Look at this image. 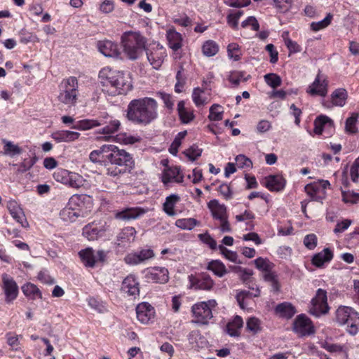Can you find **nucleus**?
<instances>
[{"mask_svg": "<svg viewBox=\"0 0 359 359\" xmlns=\"http://www.w3.org/2000/svg\"><path fill=\"white\" fill-rule=\"evenodd\" d=\"M93 163H99L107 169V174L116 177L129 172L134 162L131 155L114 144H104L89 155Z\"/></svg>", "mask_w": 359, "mask_h": 359, "instance_id": "nucleus-1", "label": "nucleus"}, {"mask_svg": "<svg viewBox=\"0 0 359 359\" xmlns=\"http://www.w3.org/2000/svg\"><path fill=\"white\" fill-rule=\"evenodd\" d=\"M158 103L151 97H142L131 100L127 107V118L136 124L146 126L158 116Z\"/></svg>", "mask_w": 359, "mask_h": 359, "instance_id": "nucleus-2", "label": "nucleus"}, {"mask_svg": "<svg viewBox=\"0 0 359 359\" xmlns=\"http://www.w3.org/2000/svg\"><path fill=\"white\" fill-rule=\"evenodd\" d=\"M100 82L111 95H124L132 89L131 80L128 74L112 69L109 67L102 68L99 72Z\"/></svg>", "mask_w": 359, "mask_h": 359, "instance_id": "nucleus-3", "label": "nucleus"}, {"mask_svg": "<svg viewBox=\"0 0 359 359\" xmlns=\"http://www.w3.org/2000/svg\"><path fill=\"white\" fill-rule=\"evenodd\" d=\"M121 44L127 57L135 60L142 54L145 49L146 39L140 32H126L121 36Z\"/></svg>", "mask_w": 359, "mask_h": 359, "instance_id": "nucleus-4", "label": "nucleus"}, {"mask_svg": "<svg viewBox=\"0 0 359 359\" xmlns=\"http://www.w3.org/2000/svg\"><path fill=\"white\" fill-rule=\"evenodd\" d=\"M79 83L75 76L63 79L58 86L57 100L69 108L75 107L79 98Z\"/></svg>", "mask_w": 359, "mask_h": 359, "instance_id": "nucleus-5", "label": "nucleus"}, {"mask_svg": "<svg viewBox=\"0 0 359 359\" xmlns=\"http://www.w3.org/2000/svg\"><path fill=\"white\" fill-rule=\"evenodd\" d=\"M336 320L340 325H346V330L351 335L359 331V313L351 307L339 306L336 311Z\"/></svg>", "mask_w": 359, "mask_h": 359, "instance_id": "nucleus-6", "label": "nucleus"}, {"mask_svg": "<svg viewBox=\"0 0 359 359\" xmlns=\"http://www.w3.org/2000/svg\"><path fill=\"white\" fill-rule=\"evenodd\" d=\"M215 302L214 300L208 302H199L193 305L191 311L196 318L194 321L196 323L206 324L208 320L212 318L211 306H214Z\"/></svg>", "mask_w": 359, "mask_h": 359, "instance_id": "nucleus-7", "label": "nucleus"}, {"mask_svg": "<svg viewBox=\"0 0 359 359\" xmlns=\"http://www.w3.org/2000/svg\"><path fill=\"white\" fill-rule=\"evenodd\" d=\"M330 187L329 181L322 180L306 184L304 191L310 197L311 201L322 203L326 197V189Z\"/></svg>", "mask_w": 359, "mask_h": 359, "instance_id": "nucleus-8", "label": "nucleus"}, {"mask_svg": "<svg viewBox=\"0 0 359 359\" xmlns=\"http://www.w3.org/2000/svg\"><path fill=\"white\" fill-rule=\"evenodd\" d=\"M79 197L74 196L70 198L67 205L60 211V218L66 222H74L77 218L83 217V212L78 205Z\"/></svg>", "mask_w": 359, "mask_h": 359, "instance_id": "nucleus-9", "label": "nucleus"}, {"mask_svg": "<svg viewBox=\"0 0 359 359\" xmlns=\"http://www.w3.org/2000/svg\"><path fill=\"white\" fill-rule=\"evenodd\" d=\"M327 76L318 71L314 81L306 88V93L312 96L325 97L328 92Z\"/></svg>", "mask_w": 359, "mask_h": 359, "instance_id": "nucleus-10", "label": "nucleus"}, {"mask_svg": "<svg viewBox=\"0 0 359 359\" xmlns=\"http://www.w3.org/2000/svg\"><path fill=\"white\" fill-rule=\"evenodd\" d=\"M327 304V292L323 289H318L316 296L311 300V306L309 312L316 317H319L329 311Z\"/></svg>", "mask_w": 359, "mask_h": 359, "instance_id": "nucleus-11", "label": "nucleus"}, {"mask_svg": "<svg viewBox=\"0 0 359 359\" xmlns=\"http://www.w3.org/2000/svg\"><path fill=\"white\" fill-rule=\"evenodd\" d=\"M83 264L87 268H94L98 262L104 261L106 254L103 250L95 251L92 248H87L79 252Z\"/></svg>", "mask_w": 359, "mask_h": 359, "instance_id": "nucleus-12", "label": "nucleus"}, {"mask_svg": "<svg viewBox=\"0 0 359 359\" xmlns=\"http://www.w3.org/2000/svg\"><path fill=\"white\" fill-rule=\"evenodd\" d=\"M109 227L106 222H93L83 228L82 234L88 241H95L104 236Z\"/></svg>", "mask_w": 359, "mask_h": 359, "instance_id": "nucleus-13", "label": "nucleus"}, {"mask_svg": "<svg viewBox=\"0 0 359 359\" xmlns=\"http://www.w3.org/2000/svg\"><path fill=\"white\" fill-rule=\"evenodd\" d=\"M147 60L153 68L158 69L163 63L164 59L167 56L166 50L163 46L154 44L150 46L146 50Z\"/></svg>", "mask_w": 359, "mask_h": 359, "instance_id": "nucleus-14", "label": "nucleus"}, {"mask_svg": "<svg viewBox=\"0 0 359 359\" xmlns=\"http://www.w3.org/2000/svg\"><path fill=\"white\" fill-rule=\"evenodd\" d=\"M155 257L154 250L151 248H142L139 250L128 254L124 257L125 262L131 266L147 263Z\"/></svg>", "mask_w": 359, "mask_h": 359, "instance_id": "nucleus-15", "label": "nucleus"}, {"mask_svg": "<svg viewBox=\"0 0 359 359\" xmlns=\"http://www.w3.org/2000/svg\"><path fill=\"white\" fill-rule=\"evenodd\" d=\"M1 279L5 302L7 304L12 303L18 296V286L15 280L6 273L2 274Z\"/></svg>", "mask_w": 359, "mask_h": 359, "instance_id": "nucleus-16", "label": "nucleus"}, {"mask_svg": "<svg viewBox=\"0 0 359 359\" xmlns=\"http://www.w3.org/2000/svg\"><path fill=\"white\" fill-rule=\"evenodd\" d=\"M293 331L300 337L309 336L315 332L311 320L304 314L297 316L293 323Z\"/></svg>", "mask_w": 359, "mask_h": 359, "instance_id": "nucleus-17", "label": "nucleus"}, {"mask_svg": "<svg viewBox=\"0 0 359 359\" xmlns=\"http://www.w3.org/2000/svg\"><path fill=\"white\" fill-rule=\"evenodd\" d=\"M189 287L194 290H210L213 286L210 276L205 273L189 276Z\"/></svg>", "mask_w": 359, "mask_h": 359, "instance_id": "nucleus-18", "label": "nucleus"}, {"mask_svg": "<svg viewBox=\"0 0 359 359\" xmlns=\"http://www.w3.org/2000/svg\"><path fill=\"white\" fill-rule=\"evenodd\" d=\"M145 279L148 283H165L169 279L168 271L165 267H154L145 271Z\"/></svg>", "mask_w": 359, "mask_h": 359, "instance_id": "nucleus-19", "label": "nucleus"}, {"mask_svg": "<svg viewBox=\"0 0 359 359\" xmlns=\"http://www.w3.org/2000/svg\"><path fill=\"white\" fill-rule=\"evenodd\" d=\"M208 208L213 219L220 222L221 231H224V205L217 199H212L208 203Z\"/></svg>", "mask_w": 359, "mask_h": 359, "instance_id": "nucleus-20", "label": "nucleus"}, {"mask_svg": "<svg viewBox=\"0 0 359 359\" xmlns=\"http://www.w3.org/2000/svg\"><path fill=\"white\" fill-rule=\"evenodd\" d=\"M137 320L143 324L149 323L154 318V309L148 303L139 304L136 308Z\"/></svg>", "mask_w": 359, "mask_h": 359, "instance_id": "nucleus-21", "label": "nucleus"}, {"mask_svg": "<svg viewBox=\"0 0 359 359\" xmlns=\"http://www.w3.org/2000/svg\"><path fill=\"white\" fill-rule=\"evenodd\" d=\"M183 175L180 168L177 166L167 167L162 173V182L167 186L170 182L182 183L183 182Z\"/></svg>", "mask_w": 359, "mask_h": 359, "instance_id": "nucleus-22", "label": "nucleus"}, {"mask_svg": "<svg viewBox=\"0 0 359 359\" xmlns=\"http://www.w3.org/2000/svg\"><path fill=\"white\" fill-rule=\"evenodd\" d=\"M105 117H98L95 119H81L76 121L72 126H70L72 129L78 130H88L94 128L101 126L107 123L104 121Z\"/></svg>", "mask_w": 359, "mask_h": 359, "instance_id": "nucleus-23", "label": "nucleus"}, {"mask_svg": "<svg viewBox=\"0 0 359 359\" xmlns=\"http://www.w3.org/2000/svg\"><path fill=\"white\" fill-rule=\"evenodd\" d=\"M348 97V93L344 88H337L331 94V102L323 101V105L327 108H331L333 106L343 107L346 104Z\"/></svg>", "mask_w": 359, "mask_h": 359, "instance_id": "nucleus-24", "label": "nucleus"}, {"mask_svg": "<svg viewBox=\"0 0 359 359\" xmlns=\"http://www.w3.org/2000/svg\"><path fill=\"white\" fill-rule=\"evenodd\" d=\"M97 48L105 57L118 58L121 55L118 45L109 40L98 41Z\"/></svg>", "mask_w": 359, "mask_h": 359, "instance_id": "nucleus-25", "label": "nucleus"}, {"mask_svg": "<svg viewBox=\"0 0 359 359\" xmlns=\"http://www.w3.org/2000/svg\"><path fill=\"white\" fill-rule=\"evenodd\" d=\"M146 212V210L139 207L128 208L117 212L115 217L120 220L128 221L140 217L144 215Z\"/></svg>", "mask_w": 359, "mask_h": 359, "instance_id": "nucleus-26", "label": "nucleus"}, {"mask_svg": "<svg viewBox=\"0 0 359 359\" xmlns=\"http://www.w3.org/2000/svg\"><path fill=\"white\" fill-rule=\"evenodd\" d=\"M264 186L271 191H280L285 186L286 181L281 175H269L264 181Z\"/></svg>", "mask_w": 359, "mask_h": 359, "instance_id": "nucleus-27", "label": "nucleus"}, {"mask_svg": "<svg viewBox=\"0 0 359 359\" xmlns=\"http://www.w3.org/2000/svg\"><path fill=\"white\" fill-rule=\"evenodd\" d=\"M99 117H105L104 121L107 123L103 125L104 126L99 130L98 133L111 135L119 130L121 122L118 120L110 118L107 113L102 114Z\"/></svg>", "mask_w": 359, "mask_h": 359, "instance_id": "nucleus-28", "label": "nucleus"}, {"mask_svg": "<svg viewBox=\"0 0 359 359\" xmlns=\"http://www.w3.org/2000/svg\"><path fill=\"white\" fill-rule=\"evenodd\" d=\"M121 290L123 292L130 296H136L139 294V283L133 275L128 276L123 281Z\"/></svg>", "mask_w": 359, "mask_h": 359, "instance_id": "nucleus-29", "label": "nucleus"}, {"mask_svg": "<svg viewBox=\"0 0 359 359\" xmlns=\"http://www.w3.org/2000/svg\"><path fill=\"white\" fill-rule=\"evenodd\" d=\"M333 256V252L326 248L313 256L311 263L318 268H322L325 264L329 263L332 259Z\"/></svg>", "mask_w": 359, "mask_h": 359, "instance_id": "nucleus-30", "label": "nucleus"}, {"mask_svg": "<svg viewBox=\"0 0 359 359\" xmlns=\"http://www.w3.org/2000/svg\"><path fill=\"white\" fill-rule=\"evenodd\" d=\"M81 134L78 132L63 130L52 134V138L57 142H71L78 140Z\"/></svg>", "mask_w": 359, "mask_h": 359, "instance_id": "nucleus-31", "label": "nucleus"}, {"mask_svg": "<svg viewBox=\"0 0 359 359\" xmlns=\"http://www.w3.org/2000/svg\"><path fill=\"white\" fill-rule=\"evenodd\" d=\"M136 231L135 228L128 226L121 230L118 234L116 238V243L118 245L125 246L135 240Z\"/></svg>", "mask_w": 359, "mask_h": 359, "instance_id": "nucleus-32", "label": "nucleus"}, {"mask_svg": "<svg viewBox=\"0 0 359 359\" xmlns=\"http://www.w3.org/2000/svg\"><path fill=\"white\" fill-rule=\"evenodd\" d=\"M169 47L174 51H177L182 46V34L175 29H169L166 33Z\"/></svg>", "mask_w": 359, "mask_h": 359, "instance_id": "nucleus-33", "label": "nucleus"}, {"mask_svg": "<svg viewBox=\"0 0 359 359\" xmlns=\"http://www.w3.org/2000/svg\"><path fill=\"white\" fill-rule=\"evenodd\" d=\"M243 326V320L242 318L236 316L232 320L226 324V332L231 337H239Z\"/></svg>", "mask_w": 359, "mask_h": 359, "instance_id": "nucleus-34", "label": "nucleus"}, {"mask_svg": "<svg viewBox=\"0 0 359 359\" xmlns=\"http://www.w3.org/2000/svg\"><path fill=\"white\" fill-rule=\"evenodd\" d=\"M177 111L180 121L184 124H188L191 122L194 118L195 115L194 114V110L191 109H188L185 107L184 101H180L177 104Z\"/></svg>", "mask_w": 359, "mask_h": 359, "instance_id": "nucleus-35", "label": "nucleus"}, {"mask_svg": "<svg viewBox=\"0 0 359 359\" xmlns=\"http://www.w3.org/2000/svg\"><path fill=\"white\" fill-rule=\"evenodd\" d=\"M198 238L203 244L212 250H215L219 248L221 254L224 255V246L223 245L224 244V238L222 240V243L219 246H217L216 241L208 232L198 234Z\"/></svg>", "mask_w": 359, "mask_h": 359, "instance_id": "nucleus-36", "label": "nucleus"}, {"mask_svg": "<svg viewBox=\"0 0 359 359\" xmlns=\"http://www.w3.org/2000/svg\"><path fill=\"white\" fill-rule=\"evenodd\" d=\"M275 312L281 318H291L295 313L294 306L289 302L278 304L275 308Z\"/></svg>", "mask_w": 359, "mask_h": 359, "instance_id": "nucleus-37", "label": "nucleus"}, {"mask_svg": "<svg viewBox=\"0 0 359 359\" xmlns=\"http://www.w3.org/2000/svg\"><path fill=\"white\" fill-rule=\"evenodd\" d=\"M229 269L231 271H233L238 275L241 280L245 285H248V283H252V276L253 275V271L249 269L242 268L239 266H229Z\"/></svg>", "mask_w": 359, "mask_h": 359, "instance_id": "nucleus-38", "label": "nucleus"}, {"mask_svg": "<svg viewBox=\"0 0 359 359\" xmlns=\"http://www.w3.org/2000/svg\"><path fill=\"white\" fill-rule=\"evenodd\" d=\"M180 201V197L177 194H171L166 197L165 201L163 203L164 212L170 217H174L177 215L175 210V205Z\"/></svg>", "mask_w": 359, "mask_h": 359, "instance_id": "nucleus-39", "label": "nucleus"}, {"mask_svg": "<svg viewBox=\"0 0 359 359\" xmlns=\"http://www.w3.org/2000/svg\"><path fill=\"white\" fill-rule=\"evenodd\" d=\"M191 97L194 103L197 107H203L210 101L209 95L200 88L194 89Z\"/></svg>", "mask_w": 359, "mask_h": 359, "instance_id": "nucleus-40", "label": "nucleus"}, {"mask_svg": "<svg viewBox=\"0 0 359 359\" xmlns=\"http://www.w3.org/2000/svg\"><path fill=\"white\" fill-rule=\"evenodd\" d=\"M22 291L27 297L31 299L42 298V294L39 289L35 285L31 283H27L22 285Z\"/></svg>", "mask_w": 359, "mask_h": 359, "instance_id": "nucleus-41", "label": "nucleus"}, {"mask_svg": "<svg viewBox=\"0 0 359 359\" xmlns=\"http://www.w3.org/2000/svg\"><path fill=\"white\" fill-rule=\"evenodd\" d=\"M260 295V290L258 287H256L255 292L252 293L247 290H241L238 292L236 296V301L239 305V306L242 309H245L246 306L245 304V299L248 298H251L252 297H257Z\"/></svg>", "mask_w": 359, "mask_h": 359, "instance_id": "nucleus-42", "label": "nucleus"}, {"mask_svg": "<svg viewBox=\"0 0 359 359\" xmlns=\"http://www.w3.org/2000/svg\"><path fill=\"white\" fill-rule=\"evenodd\" d=\"M209 112L208 118L211 121H218L222 120L224 109L220 104H214L210 107Z\"/></svg>", "mask_w": 359, "mask_h": 359, "instance_id": "nucleus-43", "label": "nucleus"}, {"mask_svg": "<svg viewBox=\"0 0 359 359\" xmlns=\"http://www.w3.org/2000/svg\"><path fill=\"white\" fill-rule=\"evenodd\" d=\"M8 208L12 217L18 222L22 223L24 219V215L22 210L19 208L18 203L15 201H10L8 203Z\"/></svg>", "mask_w": 359, "mask_h": 359, "instance_id": "nucleus-44", "label": "nucleus"}, {"mask_svg": "<svg viewBox=\"0 0 359 359\" xmlns=\"http://www.w3.org/2000/svg\"><path fill=\"white\" fill-rule=\"evenodd\" d=\"M198 224V222L194 218L178 219L175 222L177 227L184 230H191L197 226Z\"/></svg>", "mask_w": 359, "mask_h": 359, "instance_id": "nucleus-45", "label": "nucleus"}, {"mask_svg": "<svg viewBox=\"0 0 359 359\" xmlns=\"http://www.w3.org/2000/svg\"><path fill=\"white\" fill-rule=\"evenodd\" d=\"M207 269L219 277H222L224 274V265L217 259L210 262Z\"/></svg>", "mask_w": 359, "mask_h": 359, "instance_id": "nucleus-46", "label": "nucleus"}, {"mask_svg": "<svg viewBox=\"0 0 359 359\" xmlns=\"http://www.w3.org/2000/svg\"><path fill=\"white\" fill-rule=\"evenodd\" d=\"M264 279L265 281L270 283L273 291H279L280 284L278 280V276L276 273L273 272L271 269L264 273Z\"/></svg>", "mask_w": 359, "mask_h": 359, "instance_id": "nucleus-47", "label": "nucleus"}, {"mask_svg": "<svg viewBox=\"0 0 359 359\" xmlns=\"http://www.w3.org/2000/svg\"><path fill=\"white\" fill-rule=\"evenodd\" d=\"M84 180L80 175L76 172H70L67 182L65 185H67L72 188L78 189L83 185Z\"/></svg>", "mask_w": 359, "mask_h": 359, "instance_id": "nucleus-48", "label": "nucleus"}, {"mask_svg": "<svg viewBox=\"0 0 359 359\" xmlns=\"http://www.w3.org/2000/svg\"><path fill=\"white\" fill-rule=\"evenodd\" d=\"M219 50L217 44L213 41H207L202 46V52L204 55L211 57L215 55Z\"/></svg>", "mask_w": 359, "mask_h": 359, "instance_id": "nucleus-49", "label": "nucleus"}, {"mask_svg": "<svg viewBox=\"0 0 359 359\" xmlns=\"http://www.w3.org/2000/svg\"><path fill=\"white\" fill-rule=\"evenodd\" d=\"M243 14L241 9H236L229 12L227 15V22L233 29L238 27V20Z\"/></svg>", "mask_w": 359, "mask_h": 359, "instance_id": "nucleus-50", "label": "nucleus"}, {"mask_svg": "<svg viewBox=\"0 0 359 359\" xmlns=\"http://www.w3.org/2000/svg\"><path fill=\"white\" fill-rule=\"evenodd\" d=\"M4 142V154L8 155L11 157L20 154L22 152V149L17 144H13L11 141L3 140Z\"/></svg>", "mask_w": 359, "mask_h": 359, "instance_id": "nucleus-51", "label": "nucleus"}, {"mask_svg": "<svg viewBox=\"0 0 359 359\" xmlns=\"http://www.w3.org/2000/svg\"><path fill=\"white\" fill-rule=\"evenodd\" d=\"M358 118V114H352V115L346 119L345 129L347 133L354 134L358 132V128L356 126Z\"/></svg>", "mask_w": 359, "mask_h": 359, "instance_id": "nucleus-52", "label": "nucleus"}, {"mask_svg": "<svg viewBox=\"0 0 359 359\" xmlns=\"http://www.w3.org/2000/svg\"><path fill=\"white\" fill-rule=\"evenodd\" d=\"M332 17L331 13H328L323 20L318 22H313L311 24V29L314 32H317L327 27L331 23Z\"/></svg>", "mask_w": 359, "mask_h": 359, "instance_id": "nucleus-53", "label": "nucleus"}, {"mask_svg": "<svg viewBox=\"0 0 359 359\" xmlns=\"http://www.w3.org/2000/svg\"><path fill=\"white\" fill-rule=\"evenodd\" d=\"M228 57L229 59L237 61L240 59L241 51L239 46L236 43H229L227 46Z\"/></svg>", "mask_w": 359, "mask_h": 359, "instance_id": "nucleus-54", "label": "nucleus"}, {"mask_svg": "<svg viewBox=\"0 0 359 359\" xmlns=\"http://www.w3.org/2000/svg\"><path fill=\"white\" fill-rule=\"evenodd\" d=\"M246 330L252 334H257L261 330L260 320L255 318H249L246 323Z\"/></svg>", "mask_w": 359, "mask_h": 359, "instance_id": "nucleus-55", "label": "nucleus"}, {"mask_svg": "<svg viewBox=\"0 0 359 359\" xmlns=\"http://www.w3.org/2000/svg\"><path fill=\"white\" fill-rule=\"evenodd\" d=\"M266 83L273 88H276L281 85L280 77L276 74H267L264 76Z\"/></svg>", "mask_w": 359, "mask_h": 359, "instance_id": "nucleus-56", "label": "nucleus"}, {"mask_svg": "<svg viewBox=\"0 0 359 359\" xmlns=\"http://www.w3.org/2000/svg\"><path fill=\"white\" fill-rule=\"evenodd\" d=\"M255 266L259 269L263 271L264 273L271 270L273 267V264L271 263L269 260L264 259L262 257H258L254 260Z\"/></svg>", "mask_w": 359, "mask_h": 359, "instance_id": "nucleus-57", "label": "nucleus"}, {"mask_svg": "<svg viewBox=\"0 0 359 359\" xmlns=\"http://www.w3.org/2000/svg\"><path fill=\"white\" fill-rule=\"evenodd\" d=\"M69 171L65 169H57L53 173V178L58 182L66 184L67 178L70 175Z\"/></svg>", "mask_w": 359, "mask_h": 359, "instance_id": "nucleus-58", "label": "nucleus"}, {"mask_svg": "<svg viewBox=\"0 0 359 359\" xmlns=\"http://www.w3.org/2000/svg\"><path fill=\"white\" fill-rule=\"evenodd\" d=\"M236 163L239 168H251L252 167V162L245 155L239 154L236 157Z\"/></svg>", "mask_w": 359, "mask_h": 359, "instance_id": "nucleus-59", "label": "nucleus"}, {"mask_svg": "<svg viewBox=\"0 0 359 359\" xmlns=\"http://www.w3.org/2000/svg\"><path fill=\"white\" fill-rule=\"evenodd\" d=\"M173 22L182 27H187L191 25V20L184 13L175 15L173 18Z\"/></svg>", "mask_w": 359, "mask_h": 359, "instance_id": "nucleus-60", "label": "nucleus"}, {"mask_svg": "<svg viewBox=\"0 0 359 359\" xmlns=\"http://www.w3.org/2000/svg\"><path fill=\"white\" fill-rule=\"evenodd\" d=\"M317 241L314 233L308 234L304 238V244L309 250H313L317 245Z\"/></svg>", "mask_w": 359, "mask_h": 359, "instance_id": "nucleus-61", "label": "nucleus"}, {"mask_svg": "<svg viewBox=\"0 0 359 359\" xmlns=\"http://www.w3.org/2000/svg\"><path fill=\"white\" fill-rule=\"evenodd\" d=\"M7 343L13 350L19 348V336L14 333L9 332L6 334Z\"/></svg>", "mask_w": 359, "mask_h": 359, "instance_id": "nucleus-62", "label": "nucleus"}, {"mask_svg": "<svg viewBox=\"0 0 359 359\" xmlns=\"http://www.w3.org/2000/svg\"><path fill=\"white\" fill-rule=\"evenodd\" d=\"M185 154H186V156L191 161H194L198 157L201 156V149H200L198 147L192 146L186 151Z\"/></svg>", "mask_w": 359, "mask_h": 359, "instance_id": "nucleus-63", "label": "nucleus"}, {"mask_svg": "<svg viewBox=\"0 0 359 359\" xmlns=\"http://www.w3.org/2000/svg\"><path fill=\"white\" fill-rule=\"evenodd\" d=\"M285 44L290 53H296L302 51L301 46L289 38L285 39Z\"/></svg>", "mask_w": 359, "mask_h": 359, "instance_id": "nucleus-64", "label": "nucleus"}]
</instances>
